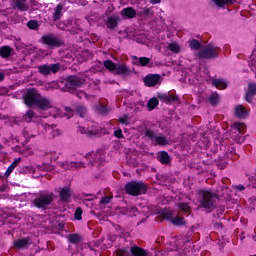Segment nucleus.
<instances>
[{
  "label": "nucleus",
  "mask_w": 256,
  "mask_h": 256,
  "mask_svg": "<svg viewBox=\"0 0 256 256\" xmlns=\"http://www.w3.org/2000/svg\"><path fill=\"white\" fill-rule=\"evenodd\" d=\"M120 15L123 19H135L138 13L133 7H126L121 10Z\"/></svg>",
  "instance_id": "27"
},
{
  "label": "nucleus",
  "mask_w": 256,
  "mask_h": 256,
  "mask_svg": "<svg viewBox=\"0 0 256 256\" xmlns=\"http://www.w3.org/2000/svg\"><path fill=\"white\" fill-rule=\"evenodd\" d=\"M127 163H128V165H131V167L139 166V160H137V158L135 156H128Z\"/></svg>",
  "instance_id": "45"
},
{
  "label": "nucleus",
  "mask_w": 256,
  "mask_h": 256,
  "mask_svg": "<svg viewBox=\"0 0 256 256\" xmlns=\"http://www.w3.org/2000/svg\"><path fill=\"white\" fill-rule=\"evenodd\" d=\"M122 209H123L122 213L124 215H128V213H129V215H136V213H137V208H135L133 206H127V207H124Z\"/></svg>",
  "instance_id": "43"
},
{
  "label": "nucleus",
  "mask_w": 256,
  "mask_h": 256,
  "mask_svg": "<svg viewBox=\"0 0 256 256\" xmlns=\"http://www.w3.org/2000/svg\"><path fill=\"white\" fill-rule=\"evenodd\" d=\"M23 98L27 107H36L40 110L39 116H36L38 118L54 117L57 119V117H67V119H71L73 117V109L65 108V113H63L61 109L53 107L51 100L43 97L35 88L27 89L23 94Z\"/></svg>",
  "instance_id": "2"
},
{
  "label": "nucleus",
  "mask_w": 256,
  "mask_h": 256,
  "mask_svg": "<svg viewBox=\"0 0 256 256\" xmlns=\"http://www.w3.org/2000/svg\"><path fill=\"white\" fill-rule=\"evenodd\" d=\"M68 239L70 243H73L74 245H78V243H81V241H83V236L79 234H70Z\"/></svg>",
  "instance_id": "40"
},
{
  "label": "nucleus",
  "mask_w": 256,
  "mask_h": 256,
  "mask_svg": "<svg viewBox=\"0 0 256 256\" xmlns=\"http://www.w3.org/2000/svg\"><path fill=\"white\" fill-rule=\"evenodd\" d=\"M138 17L144 19V21H149L153 19V8H144L138 12Z\"/></svg>",
  "instance_id": "31"
},
{
  "label": "nucleus",
  "mask_w": 256,
  "mask_h": 256,
  "mask_svg": "<svg viewBox=\"0 0 256 256\" xmlns=\"http://www.w3.org/2000/svg\"><path fill=\"white\" fill-rule=\"evenodd\" d=\"M216 7H221L224 9L226 5H233V3H237V0H212Z\"/></svg>",
  "instance_id": "38"
},
{
  "label": "nucleus",
  "mask_w": 256,
  "mask_h": 256,
  "mask_svg": "<svg viewBox=\"0 0 256 256\" xmlns=\"http://www.w3.org/2000/svg\"><path fill=\"white\" fill-rule=\"evenodd\" d=\"M57 193L60 197L59 203L65 204L71 201V188L68 186L59 188Z\"/></svg>",
  "instance_id": "21"
},
{
  "label": "nucleus",
  "mask_w": 256,
  "mask_h": 256,
  "mask_svg": "<svg viewBox=\"0 0 256 256\" xmlns=\"http://www.w3.org/2000/svg\"><path fill=\"white\" fill-rule=\"evenodd\" d=\"M61 69V64L55 63V64H44L38 66V71L41 73V75H51L52 73H57Z\"/></svg>",
  "instance_id": "16"
},
{
  "label": "nucleus",
  "mask_w": 256,
  "mask_h": 256,
  "mask_svg": "<svg viewBox=\"0 0 256 256\" xmlns=\"http://www.w3.org/2000/svg\"><path fill=\"white\" fill-rule=\"evenodd\" d=\"M121 241L124 244L118 249V256H147V251L137 246L133 241L127 240L125 237L121 238Z\"/></svg>",
  "instance_id": "9"
},
{
  "label": "nucleus",
  "mask_w": 256,
  "mask_h": 256,
  "mask_svg": "<svg viewBox=\"0 0 256 256\" xmlns=\"http://www.w3.org/2000/svg\"><path fill=\"white\" fill-rule=\"evenodd\" d=\"M12 55H15V50L11 46L0 47V57L2 59H9Z\"/></svg>",
  "instance_id": "30"
},
{
  "label": "nucleus",
  "mask_w": 256,
  "mask_h": 256,
  "mask_svg": "<svg viewBox=\"0 0 256 256\" xmlns=\"http://www.w3.org/2000/svg\"><path fill=\"white\" fill-rule=\"evenodd\" d=\"M236 191H244L245 190V186L243 185H238L235 187Z\"/></svg>",
  "instance_id": "63"
},
{
  "label": "nucleus",
  "mask_w": 256,
  "mask_h": 256,
  "mask_svg": "<svg viewBox=\"0 0 256 256\" xmlns=\"http://www.w3.org/2000/svg\"><path fill=\"white\" fill-rule=\"evenodd\" d=\"M19 140L17 139V138H13V136L12 137H10L9 139H7L6 140V145H9V146H11V145H13L14 143H17Z\"/></svg>",
  "instance_id": "54"
},
{
  "label": "nucleus",
  "mask_w": 256,
  "mask_h": 256,
  "mask_svg": "<svg viewBox=\"0 0 256 256\" xmlns=\"http://www.w3.org/2000/svg\"><path fill=\"white\" fill-rule=\"evenodd\" d=\"M58 165L61 167V169H64V171H68L69 169H81V167H85V163L83 162L63 161L59 162Z\"/></svg>",
  "instance_id": "26"
},
{
  "label": "nucleus",
  "mask_w": 256,
  "mask_h": 256,
  "mask_svg": "<svg viewBox=\"0 0 256 256\" xmlns=\"http://www.w3.org/2000/svg\"><path fill=\"white\" fill-rule=\"evenodd\" d=\"M55 195L52 192L41 191L35 195L34 205L38 209H47L53 203Z\"/></svg>",
  "instance_id": "11"
},
{
  "label": "nucleus",
  "mask_w": 256,
  "mask_h": 256,
  "mask_svg": "<svg viewBox=\"0 0 256 256\" xmlns=\"http://www.w3.org/2000/svg\"><path fill=\"white\" fill-rule=\"evenodd\" d=\"M7 189H9V186L7 185V183H4L3 185L0 186L1 193H5Z\"/></svg>",
  "instance_id": "60"
},
{
  "label": "nucleus",
  "mask_w": 256,
  "mask_h": 256,
  "mask_svg": "<svg viewBox=\"0 0 256 256\" xmlns=\"http://www.w3.org/2000/svg\"><path fill=\"white\" fill-rule=\"evenodd\" d=\"M9 89L7 87H0V95H8Z\"/></svg>",
  "instance_id": "58"
},
{
  "label": "nucleus",
  "mask_w": 256,
  "mask_h": 256,
  "mask_svg": "<svg viewBox=\"0 0 256 256\" xmlns=\"http://www.w3.org/2000/svg\"><path fill=\"white\" fill-rule=\"evenodd\" d=\"M86 201H93V195L89 194L86 196Z\"/></svg>",
  "instance_id": "64"
},
{
  "label": "nucleus",
  "mask_w": 256,
  "mask_h": 256,
  "mask_svg": "<svg viewBox=\"0 0 256 256\" xmlns=\"http://www.w3.org/2000/svg\"><path fill=\"white\" fill-rule=\"evenodd\" d=\"M74 219L76 221H81L83 219V209H81V207L76 208L74 213Z\"/></svg>",
  "instance_id": "49"
},
{
  "label": "nucleus",
  "mask_w": 256,
  "mask_h": 256,
  "mask_svg": "<svg viewBox=\"0 0 256 256\" xmlns=\"http://www.w3.org/2000/svg\"><path fill=\"white\" fill-rule=\"evenodd\" d=\"M182 81L183 83H189V85H201L203 81H209V70L203 67L196 74H193L191 69H187L182 72Z\"/></svg>",
  "instance_id": "7"
},
{
  "label": "nucleus",
  "mask_w": 256,
  "mask_h": 256,
  "mask_svg": "<svg viewBox=\"0 0 256 256\" xmlns=\"http://www.w3.org/2000/svg\"><path fill=\"white\" fill-rule=\"evenodd\" d=\"M95 111L97 113H100V115H108V113H111V108L109 107V102L105 99L100 100L95 106Z\"/></svg>",
  "instance_id": "22"
},
{
  "label": "nucleus",
  "mask_w": 256,
  "mask_h": 256,
  "mask_svg": "<svg viewBox=\"0 0 256 256\" xmlns=\"http://www.w3.org/2000/svg\"><path fill=\"white\" fill-rule=\"evenodd\" d=\"M125 190L128 195L137 197L139 195H145L147 193V185L142 181H131L125 185Z\"/></svg>",
  "instance_id": "12"
},
{
  "label": "nucleus",
  "mask_w": 256,
  "mask_h": 256,
  "mask_svg": "<svg viewBox=\"0 0 256 256\" xmlns=\"http://www.w3.org/2000/svg\"><path fill=\"white\" fill-rule=\"evenodd\" d=\"M14 151H16V153H23V147L16 145L14 147Z\"/></svg>",
  "instance_id": "61"
},
{
  "label": "nucleus",
  "mask_w": 256,
  "mask_h": 256,
  "mask_svg": "<svg viewBox=\"0 0 256 256\" xmlns=\"http://www.w3.org/2000/svg\"><path fill=\"white\" fill-rule=\"evenodd\" d=\"M162 0H149V3H151V5H159L161 4Z\"/></svg>",
  "instance_id": "62"
},
{
  "label": "nucleus",
  "mask_w": 256,
  "mask_h": 256,
  "mask_svg": "<svg viewBox=\"0 0 256 256\" xmlns=\"http://www.w3.org/2000/svg\"><path fill=\"white\" fill-rule=\"evenodd\" d=\"M144 83L147 87H155V85H161V76L159 74H148L144 78Z\"/></svg>",
  "instance_id": "25"
},
{
  "label": "nucleus",
  "mask_w": 256,
  "mask_h": 256,
  "mask_svg": "<svg viewBox=\"0 0 256 256\" xmlns=\"http://www.w3.org/2000/svg\"><path fill=\"white\" fill-rule=\"evenodd\" d=\"M167 48L172 53H175V54L181 53V44L178 43L177 41H172V42L168 43Z\"/></svg>",
  "instance_id": "37"
},
{
  "label": "nucleus",
  "mask_w": 256,
  "mask_h": 256,
  "mask_svg": "<svg viewBox=\"0 0 256 256\" xmlns=\"http://www.w3.org/2000/svg\"><path fill=\"white\" fill-rule=\"evenodd\" d=\"M85 158L92 167H101L105 161V149H98L96 152H90L86 154Z\"/></svg>",
  "instance_id": "14"
},
{
  "label": "nucleus",
  "mask_w": 256,
  "mask_h": 256,
  "mask_svg": "<svg viewBox=\"0 0 256 256\" xmlns=\"http://www.w3.org/2000/svg\"><path fill=\"white\" fill-rule=\"evenodd\" d=\"M150 61L151 59L147 57H137V56L132 57V63L134 65H141L142 67H145V65H149Z\"/></svg>",
  "instance_id": "36"
},
{
  "label": "nucleus",
  "mask_w": 256,
  "mask_h": 256,
  "mask_svg": "<svg viewBox=\"0 0 256 256\" xmlns=\"http://www.w3.org/2000/svg\"><path fill=\"white\" fill-rule=\"evenodd\" d=\"M226 157H228V159H232V161H237V159H239V154H237L235 148L232 147L227 150Z\"/></svg>",
  "instance_id": "39"
},
{
  "label": "nucleus",
  "mask_w": 256,
  "mask_h": 256,
  "mask_svg": "<svg viewBox=\"0 0 256 256\" xmlns=\"http://www.w3.org/2000/svg\"><path fill=\"white\" fill-rule=\"evenodd\" d=\"M142 134L144 135V139L150 141L151 145L154 147H165V145H169V138L161 134L155 126H147L142 131Z\"/></svg>",
  "instance_id": "6"
},
{
  "label": "nucleus",
  "mask_w": 256,
  "mask_h": 256,
  "mask_svg": "<svg viewBox=\"0 0 256 256\" xmlns=\"http://www.w3.org/2000/svg\"><path fill=\"white\" fill-rule=\"evenodd\" d=\"M74 3L76 5H81L82 7H85L89 2L87 0H75Z\"/></svg>",
  "instance_id": "56"
},
{
  "label": "nucleus",
  "mask_w": 256,
  "mask_h": 256,
  "mask_svg": "<svg viewBox=\"0 0 256 256\" xmlns=\"http://www.w3.org/2000/svg\"><path fill=\"white\" fill-rule=\"evenodd\" d=\"M43 119H45V117H37L33 110H29L25 113V115L23 116V120L27 123H36V125L33 128H31V126H28L23 129L22 135L25 139L24 143H29L30 137H37V135H39V129H44L50 139H55V137H59V135H61V131L57 129V126L49 125Z\"/></svg>",
  "instance_id": "3"
},
{
  "label": "nucleus",
  "mask_w": 256,
  "mask_h": 256,
  "mask_svg": "<svg viewBox=\"0 0 256 256\" xmlns=\"http://www.w3.org/2000/svg\"><path fill=\"white\" fill-rule=\"evenodd\" d=\"M28 29H32V31H37L39 29V22L37 20H30L27 23Z\"/></svg>",
  "instance_id": "46"
},
{
  "label": "nucleus",
  "mask_w": 256,
  "mask_h": 256,
  "mask_svg": "<svg viewBox=\"0 0 256 256\" xmlns=\"http://www.w3.org/2000/svg\"><path fill=\"white\" fill-rule=\"evenodd\" d=\"M249 112L250 110L243 105H237L235 107V115L238 119H247V117H249Z\"/></svg>",
  "instance_id": "28"
},
{
  "label": "nucleus",
  "mask_w": 256,
  "mask_h": 256,
  "mask_svg": "<svg viewBox=\"0 0 256 256\" xmlns=\"http://www.w3.org/2000/svg\"><path fill=\"white\" fill-rule=\"evenodd\" d=\"M21 163V158H16L11 165L7 168L6 172L4 173L2 177V179H4L6 181V179H9V175H11L13 173V171H15V169L17 168V165H19Z\"/></svg>",
  "instance_id": "29"
},
{
  "label": "nucleus",
  "mask_w": 256,
  "mask_h": 256,
  "mask_svg": "<svg viewBox=\"0 0 256 256\" xmlns=\"http://www.w3.org/2000/svg\"><path fill=\"white\" fill-rule=\"evenodd\" d=\"M119 122L121 123V125H128L129 124V116L124 115L123 117H120Z\"/></svg>",
  "instance_id": "53"
},
{
  "label": "nucleus",
  "mask_w": 256,
  "mask_h": 256,
  "mask_svg": "<svg viewBox=\"0 0 256 256\" xmlns=\"http://www.w3.org/2000/svg\"><path fill=\"white\" fill-rule=\"evenodd\" d=\"M247 129V126L244 123L241 122H234L231 125V130H230V137L231 139H233L234 141H236V143H244L245 142V137L241 136L245 133Z\"/></svg>",
  "instance_id": "13"
},
{
  "label": "nucleus",
  "mask_w": 256,
  "mask_h": 256,
  "mask_svg": "<svg viewBox=\"0 0 256 256\" xmlns=\"http://www.w3.org/2000/svg\"><path fill=\"white\" fill-rule=\"evenodd\" d=\"M111 199H113V196L109 195V196H104L102 197V199L100 200L101 205H108V203H111Z\"/></svg>",
  "instance_id": "52"
},
{
  "label": "nucleus",
  "mask_w": 256,
  "mask_h": 256,
  "mask_svg": "<svg viewBox=\"0 0 256 256\" xmlns=\"http://www.w3.org/2000/svg\"><path fill=\"white\" fill-rule=\"evenodd\" d=\"M42 41L50 47H61L63 41L59 39L55 34H47L42 37Z\"/></svg>",
  "instance_id": "19"
},
{
  "label": "nucleus",
  "mask_w": 256,
  "mask_h": 256,
  "mask_svg": "<svg viewBox=\"0 0 256 256\" xmlns=\"http://www.w3.org/2000/svg\"><path fill=\"white\" fill-rule=\"evenodd\" d=\"M31 245H33V237H31V236L14 240L15 249H19L20 251L29 249V247H31Z\"/></svg>",
  "instance_id": "17"
},
{
  "label": "nucleus",
  "mask_w": 256,
  "mask_h": 256,
  "mask_svg": "<svg viewBox=\"0 0 256 256\" xmlns=\"http://www.w3.org/2000/svg\"><path fill=\"white\" fill-rule=\"evenodd\" d=\"M104 21L107 29H117V26L121 23V16L113 14L108 16Z\"/></svg>",
  "instance_id": "24"
},
{
  "label": "nucleus",
  "mask_w": 256,
  "mask_h": 256,
  "mask_svg": "<svg viewBox=\"0 0 256 256\" xmlns=\"http://www.w3.org/2000/svg\"><path fill=\"white\" fill-rule=\"evenodd\" d=\"M79 133L81 135H101V133H105L102 129L101 126L97 122L94 121H88L87 127L86 126H79L78 127Z\"/></svg>",
  "instance_id": "15"
},
{
  "label": "nucleus",
  "mask_w": 256,
  "mask_h": 256,
  "mask_svg": "<svg viewBox=\"0 0 256 256\" xmlns=\"http://www.w3.org/2000/svg\"><path fill=\"white\" fill-rule=\"evenodd\" d=\"M212 85L216 87V89H227V85H229V82L224 78H215L212 81Z\"/></svg>",
  "instance_id": "34"
},
{
  "label": "nucleus",
  "mask_w": 256,
  "mask_h": 256,
  "mask_svg": "<svg viewBox=\"0 0 256 256\" xmlns=\"http://www.w3.org/2000/svg\"><path fill=\"white\" fill-rule=\"evenodd\" d=\"M190 48L192 51H198L199 59H215L221 53V48L215 44H207L201 46V42L197 39L190 40Z\"/></svg>",
  "instance_id": "4"
},
{
  "label": "nucleus",
  "mask_w": 256,
  "mask_h": 256,
  "mask_svg": "<svg viewBox=\"0 0 256 256\" xmlns=\"http://www.w3.org/2000/svg\"><path fill=\"white\" fill-rule=\"evenodd\" d=\"M55 167L51 164H41L36 167L33 166H23L17 169L18 173L22 175H27V173H32L34 177H43L45 176V171H54Z\"/></svg>",
  "instance_id": "10"
},
{
  "label": "nucleus",
  "mask_w": 256,
  "mask_h": 256,
  "mask_svg": "<svg viewBox=\"0 0 256 256\" xmlns=\"http://www.w3.org/2000/svg\"><path fill=\"white\" fill-rule=\"evenodd\" d=\"M221 97L219 96V93L217 92H213L209 97H208V101L210 104L212 105H217V103H219Z\"/></svg>",
  "instance_id": "41"
},
{
  "label": "nucleus",
  "mask_w": 256,
  "mask_h": 256,
  "mask_svg": "<svg viewBox=\"0 0 256 256\" xmlns=\"http://www.w3.org/2000/svg\"><path fill=\"white\" fill-rule=\"evenodd\" d=\"M137 43H141V45H146V43L149 41V38L145 34H140L136 37Z\"/></svg>",
  "instance_id": "48"
},
{
  "label": "nucleus",
  "mask_w": 256,
  "mask_h": 256,
  "mask_svg": "<svg viewBox=\"0 0 256 256\" xmlns=\"http://www.w3.org/2000/svg\"><path fill=\"white\" fill-rule=\"evenodd\" d=\"M69 3H71V1L64 0L62 3H60L56 6V8L54 9V13H53V21H59V19H61V17H63L64 11L67 10V9H65V7H67V4H69Z\"/></svg>",
  "instance_id": "23"
},
{
  "label": "nucleus",
  "mask_w": 256,
  "mask_h": 256,
  "mask_svg": "<svg viewBox=\"0 0 256 256\" xmlns=\"http://www.w3.org/2000/svg\"><path fill=\"white\" fill-rule=\"evenodd\" d=\"M57 229H58V231H65V223L59 222L57 224Z\"/></svg>",
  "instance_id": "59"
},
{
  "label": "nucleus",
  "mask_w": 256,
  "mask_h": 256,
  "mask_svg": "<svg viewBox=\"0 0 256 256\" xmlns=\"http://www.w3.org/2000/svg\"><path fill=\"white\" fill-rule=\"evenodd\" d=\"M160 99L164 101V103H180L179 96L171 93V94H162L160 95Z\"/></svg>",
  "instance_id": "32"
},
{
  "label": "nucleus",
  "mask_w": 256,
  "mask_h": 256,
  "mask_svg": "<svg viewBox=\"0 0 256 256\" xmlns=\"http://www.w3.org/2000/svg\"><path fill=\"white\" fill-rule=\"evenodd\" d=\"M197 201L199 203V207L202 209H207L208 211H213L217 207V202L219 201V197L216 193L211 190H198L197 191Z\"/></svg>",
  "instance_id": "5"
},
{
  "label": "nucleus",
  "mask_w": 256,
  "mask_h": 256,
  "mask_svg": "<svg viewBox=\"0 0 256 256\" xmlns=\"http://www.w3.org/2000/svg\"><path fill=\"white\" fill-rule=\"evenodd\" d=\"M133 94H131V92H124L123 93V97H124V104H127V99H129L130 97H132Z\"/></svg>",
  "instance_id": "57"
},
{
  "label": "nucleus",
  "mask_w": 256,
  "mask_h": 256,
  "mask_svg": "<svg viewBox=\"0 0 256 256\" xmlns=\"http://www.w3.org/2000/svg\"><path fill=\"white\" fill-rule=\"evenodd\" d=\"M191 235H193V232H189L185 238H174L171 241L170 250L177 251L179 255H187L191 251H195V245L191 242V238H189Z\"/></svg>",
  "instance_id": "8"
},
{
  "label": "nucleus",
  "mask_w": 256,
  "mask_h": 256,
  "mask_svg": "<svg viewBox=\"0 0 256 256\" xmlns=\"http://www.w3.org/2000/svg\"><path fill=\"white\" fill-rule=\"evenodd\" d=\"M157 105H159V100L157 98H151L147 103V107L150 109V111L155 109Z\"/></svg>",
  "instance_id": "47"
},
{
  "label": "nucleus",
  "mask_w": 256,
  "mask_h": 256,
  "mask_svg": "<svg viewBox=\"0 0 256 256\" xmlns=\"http://www.w3.org/2000/svg\"><path fill=\"white\" fill-rule=\"evenodd\" d=\"M0 120L4 121L6 125H10L11 127H13V125H19V121H21L19 118L9 117L1 114H0Z\"/></svg>",
  "instance_id": "35"
},
{
  "label": "nucleus",
  "mask_w": 256,
  "mask_h": 256,
  "mask_svg": "<svg viewBox=\"0 0 256 256\" xmlns=\"http://www.w3.org/2000/svg\"><path fill=\"white\" fill-rule=\"evenodd\" d=\"M114 137H117V139H123V130L117 129V130L114 132Z\"/></svg>",
  "instance_id": "55"
},
{
  "label": "nucleus",
  "mask_w": 256,
  "mask_h": 256,
  "mask_svg": "<svg viewBox=\"0 0 256 256\" xmlns=\"http://www.w3.org/2000/svg\"><path fill=\"white\" fill-rule=\"evenodd\" d=\"M105 69H108L110 73H114V75H120L121 77H129L133 73V69L128 67L125 63H114L111 60H105L104 63L98 61L86 71L83 76H70L67 78L65 86L69 91L75 90L76 87H81L83 83H87V79H89L90 75L93 73H103Z\"/></svg>",
  "instance_id": "1"
},
{
  "label": "nucleus",
  "mask_w": 256,
  "mask_h": 256,
  "mask_svg": "<svg viewBox=\"0 0 256 256\" xmlns=\"http://www.w3.org/2000/svg\"><path fill=\"white\" fill-rule=\"evenodd\" d=\"M47 156L50 157L51 161H57L59 159V154L56 151L48 152Z\"/></svg>",
  "instance_id": "51"
},
{
  "label": "nucleus",
  "mask_w": 256,
  "mask_h": 256,
  "mask_svg": "<svg viewBox=\"0 0 256 256\" xmlns=\"http://www.w3.org/2000/svg\"><path fill=\"white\" fill-rule=\"evenodd\" d=\"M178 207L180 209V213H185L186 215L191 213V207L187 203H180Z\"/></svg>",
  "instance_id": "42"
},
{
  "label": "nucleus",
  "mask_w": 256,
  "mask_h": 256,
  "mask_svg": "<svg viewBox=\"0 0 256 256\" xmlns=\"http://www.w3.org/2000/svg\"><path fill=\"white\" fill-rule=\"evenodd\" d=\"M10 5L16 11H29V1L28 0H10Z\"/></svg>",
  "instance_id": "20"
},
{
  "label": "nucleus",
  "mask_w": 256,
  "mask_h": 256,
  "mask_svg": "<svg viewBox=\"0 0 256 256\" xmlns=\"http://www.w3.org/2000/svg\"><path fill=\"white\" fill-rule=\"evenodd\" d=\"M76 97H78V99H87V100L91 99V96L86 94L85 91H76Z\"/></svg>",
  "instance_id": "50"
},
{
  "label": "nucleus",
  "mask_w": 256,
  "mask_h": 256,
  "mask_svg": "<svg viewBox=\"0 0 256 256\" xmlns=\"http://www.w3.org/2000/svg\"><path fill=\"white\" fill-rule=\"evenodd\" d=\"M163 219H167L168 221H172L173 225H185V218L181 216L173 217L172 210H164L162 211Z\"/></svg>",
  "instance_id": "18"
},
{
  "label": "nucleus",
  "mask_w": 256,
  "mask_h": 256,
  "mask_svg": "<svg viewBox=\"0 0 256 256\" xmlns=\"http://www.w3.org/2000/svg\"><path fill=\"white\" fill-rule=\"evenodd\" d=\"M157 159L162 163V165H169V163H171V156H169V153L165 151L158 152Z\"/></svg>",
  "instance_id": "33"
},
{
  "label": "nucleus",
  "mask_w": 256,
  "mask_h": 256,
  "mask_svg": "<svg viewBox=\"0 0 256 256\" xmlns=\"http://www.w3.org/2000/svg\"><path fill=\"white\" fill-rule=\"evenodd\" d=\"M76 113L80 116V117H85V115H87V107H85L84 105H78L76 107Z\"/></svg>",
  "instance_id": "44"
}]
</instances>
